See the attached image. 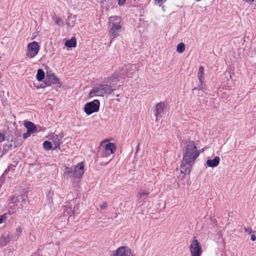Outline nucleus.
<instances>
[{
    "instance_id": "864d4df0",
    "label": "nucleus",
    "mask_w": 256,
    "mask_h": 256,
    "mask_svg": "<svg viewBox=\"0 0 256 256\" xmlns=\"http://www.w3.org/2000/svg\"><path fill=\"white\" fill-rule=\"evenodd\" d=\"M1 58V56H0V58Z\"/></svg>"
},
{
    "instance_id": "9b49d317",
    "label": "nucleus",
    "mask_w": 256,
    "mask_h": 256,
    "mask_svg": "<svg viewBox=\"0 0 256 256\" xmlns=\"http://www.w3.org/2000/svg\"><path fill=\"white\" fill-rule=\"evenodd\" d=\"M84 173V165L82 162H80L74 168L73 174L74 178H80Z\"/></svg>"
},
{
    "instance_id": "c756f323",
    "label": "nucleus",
    "mask_w": 256,
    "mask_h": 256,
    "mask_svg": "<svg viewBox=\"0 0 256 256\" xmlns=\"http://www.w3.org/2000/svg\"><path fill=\"white\" fill-rule=\"evenodd\" d=\"M72 16V14H70L68 16V18L66 20V21H67L66 22V24H68V26H73L74 25V23H72V24H70L68 22V21H70V18H71Z\"/></svg>"
},
{
    "instance_id": "8fccbe9b",
    "label": "nucleus",
    "mask_w": 256,
    "mask_h": 256,
    "mask_svg": "<svg viewBox=\"0 0 256 256\" xmlns=\"http://www.w3.org/2000/svg\"><path fill=\"white\" fill-rule=\"evenodd\" d=\"M7 174V170H4V174Z\"/></svg>"
},
{
    "instance_id": "f704fd0d",
    "label": "nucleus",
    "mask_w": 256,
    "mask_h": 256,
    "mask_svg": "<svg viewBox=\"0 0 256 256\" xmlns=\"http://www.w3.org/2000/svg\"><path fill=\"white\" fill-rule=\"evenodd\" d=\"M107 207V204L106 202H104L100 206V208L102 210H104Z\"/></svg>"
},
{
    "instance_id": "a878e982",
    "label": "nucleus",
    "mask_w": 256,
    "mask_h": 256,
    "mask_svg": "<svg viewBox=\"0 0 256 256\" xmlns=\"http://www.w3.org/2000/svg\"><path fill=\"white\" fill-rule=\"evenodd\" d=\"M185 50V45L184 43L182 42L179 44L176 48V50L179 53L183 52Z\"/></svg>"
},
{
    "instance_id": "aec40b11",
    "label": "nucleus",
    "mask_w": 256,
    "mask_h": 256,
    "mask_svg": "<svg viewBox=\"0 0 256 256\" xmlns=\"http://www.w3.org/2000/svg\"><path fill=\"white\" fill-rule=\"evenodd\" d=\"M52 141L54 144V150L60 149V145L62 144V140L60 138H58L57 136H53Z\"/></svg>"
},
{
    "instance_id": "f257e3e1",
    "label": "nucleus",
    "mask_w": 256,
    "mask_h": 256,
    "mask_svg": "<svg viewBox=\"0 0 256 256\" xmlns=\"http://www.w3.org/2000/svg\"><path fill=\"white\" fill-rule=\"evenodd\" d=\"M122 20L120 16H111L108 18V28L110 42L112 40L116 38L121 32L122 29Z\"/></svg>"
},
{
    "instance_id": "c03bdc74",
    "label": "nucleus",
    "mask_w": 256,
    "mask_h": 256,
    "mask_svg": "<svg viewBox=\"0 0 256 256\" xmlns=\"http://www.w3.org/2000/svg\"><path fill=\"white\" fill-rule=\"evenodd\" d=\"M246 2H249L250 4L252 3L254 0H244Z\"/></svg>"
},
{
    "instance_id": "cd10ccee",
    "label": "nucleus",
    "mask_w": 256,
    "mask_h": 256,
    "mask_svg": "<svg viewBox=\"0 0 256 256\" xmlns=\"http://www.w3.org/2000/svg\"><path fill=\"white\" fill-rule=\"evenodd\" d=\"M17 199H18L17 198L15 197L14 196H12L9 199L10 202V203H16L18 202H19V200H18Z\"/></svg>"
},
{
    "instance_id": "bb28decb",
    "label": "nucleus",
    "mask_w": 256,
    "mask_h": 256,
    "mask_svg": "<svg viewBox=\"0 0 256 256\" xmlns=\"http://www.w3.org/2000/svg\"><path fill=\"white\" fill-rule=\"evenodd\" d=\"M102 150L101 156L102 157H108L110 155V154H111L110 152L106 151L104 148L102 149Z\"/></svg>"
},
{
    "instance_id": "423d86ee",
    "label": "nucleus",
    "mask_w": 256,
    "mask_h": 256,
    "mask_svg": "<svg viewBox=\"0 0 256 256\" xmlns=\"http://www.w3.org/2000/svg\"><path fill=\"white\" fill-rule=\"evenodd\" d=\"M190 251L192 256H201L202 249L200 242L196 239L192 240L190 246Z\"/></svg>"
},
{
    "instance_id": "0eeeda50",
    "label": "nucleus",
    "mask_w": 256,
    "mask_h": 256,
    "mask_svg": "<svg viewBox=\"0 0 256 256\" xmlns=\"http://www.w3.org/2000/svg\"><path fill=\"white\" fill-rule=\"evenodd\" d=\"M40 48L38 43L35 41L30 42L28 45L26 56L30 58L34 57L38 52Z\"/></svg>"
},
{
    "instance_id": "c85d7f7f",
    "label": "nucleus",
    "mask_w": 256,
    "mask_h": 256,
    "mask_svg": "<svg viewBox=\"0 0 256 256\" xmlns=\"http://www.w3.org/2000/svg\"><path fill=\"white\" fill-rule=\"evenodd\" d=\"M55 22L57 25L60 26L63 24V20L60 18H56Z\"/></svg>"
},
{
    "instance_id": "9d476101",
    "label": "nucleus",
    "mask_w": 256,
    "mask_h": 256,
    "mask_svg": "<svg viewBox=\"0 0 256 256\" xmlns=\"http://www.w3.org/2000/svg\"><path fill=\"white\" fill-rule=\"evenodd\" d=\"M114 256H132L131 250L125 246H122L117 249Z\"/></svg>"
},
{
    "instance_id": "f03ea898",
    "label": "nucleus",
    "mask_w": 256,
    "mask_h": 256,
    "mask_svg": "<svg viewBox=\"0 0 256 256\" xmlns=\"http://www.w3.org/2000/svg\"><path fill=\"white\" fill-rule=\"evenodd\" d=\"M117 90L116 88H112L111 85L108 84H100L94 87L89 92L90 97L104 96V94H111L114 91Z\"/></svg>"
},
{
    "instance_id": "4be33fe9",
    "label": "nucleus",
    "mask_w": 256,
    "mask_h": 256,
    "mask_svg": "<svg viewBox=\"0 0 256 256\" xmlns=\"http://www.w3.org/2000/svg\"><path fill=\"white\" fill-rule=\"evenodd\" d=\"M149 192H148L141 190L138 192V197L139 199L142 200L143 201L146 198Z\"/></svg>"
},
{
    "instance_id": "a211bd4d",
    "label": "nucleus",
    "mask_w": 256,
    "mask_h": 256,
    "mask_svg": "<svg viewBox=\"0 0 256 256\" xmlns=\"http://www.w3.org/2000/svg\"><path fill=\"white\" fill-rule=\"evenodd\" d=\"M74 170L72 168L66 167V170L64 172V176L67 179L68 178H74V175L73 174Z\"/></svg>"
},
{
    "instance_id": "603ef678",
    "label": "nucleus",
    "mask_w": 256,
    "mask_h": 256,
    "mask_svg": "<svg viewBox=\"0 0 256 256\" xmlns=\"http://www.w3.org/2000/svg\"><path fill=\"white\" fill-rule=\"evenodd\" d=\"M24 201H25V200L23 198V199L22 200V202H24Z\"/></svg>"
},
{
    "instance_id": "a19ab883",
    "label": "nucleus",
    "mask_w": 256,
    "mask_h": 256,
    "mask_svg": "<svg viewBox=\"0 0 256 256\" xmlns=\"http://www.w3.org/2000/svg\"><path fill=\"white\" fill-rule=\"evenodd\" d=\"M256 237L255 235L254 234H252L251 236V240L252 241H254L256 240Z\"/></svg>"
},
{
    "instance_id": "37998d69",
    "label": "nucleus",
    "mask_w": 256,
    "mask_h": 256,
    "mask_svg": "<svg viewBox=\"0 0 256 256\" xmlns=\"http://www.w3.org/2000/svg\"><path fill=\"white\" fill-rule=\"evenodd\" d=\"M8 213L10 214H12L14 213V210L12 208L9 210Z\"/></svg>"
},
{
    "instance_id": "412c9836",
    "label": "nucleus",
    "mask_w": 256,
    "mask_h": 256,
    "mask_svg": "<svg viewBox=\"0 0 256 256\" xmlns=\"http://www.w3.org/2000/svg\"><path fill=\"white\" fill-rule=\"evenodd\" d=\"M203 74H204V72H198V78L199 80V82H200V86L198 85V90H204V84H203V83H204V78H203Z\"/></svg>"
},
{
    "instance_id": "6ab92c4d",
    "label": "nucleus",
    "mask_w": 256,
    "mask_h": 256,
    "mask_svg": "<svg viewBox=\"0 0 256 256\" xmlns=\"http://www.w3.org/2000/svg\"><path fill=\"white\" fill-rule=\"evenodd\" d=\"M65 46L69 48H74L76 46V40L75 38L72 37L70 40H66Z\"/></svg>"
},
{
    "instance_id": "c9c22d12",
    "label": "nucleus",
    "mask_w": 256,
    "mask_h": 256,
    "mask_svg": "<svg viewBox=\"0 0 256 256\" xmlns=\"http://www.w3.org/2000/svg\"><path fill=\"white\" fill-rule=\"evenodd\" d=\"M22 232V229L20 227H18L16 229V232L18 236H20Z\"/></svg>"
},
{
    "instance_id": "dca6fc26",
    "label": "nucleus",
    "mask_w": 256,
    "mask_h": 256,
    "mask_svg": "<svg viewBox=\"0 0 256 256\" xmlns=\"http://www.w3.org/2000/svg\"><path fill=\"white\" fill-rule=\"evenodd\" d=\"M24 126L26 128L27 130L29 131L32 134H34L36 130V126L31 122H25Z\"/></svg>"
},
{
    "instance_id": "f8f14e48",
    "label": "nucleus",
    "mask_w": 256,
    "mask_h": 256,
    "mask_svg": "<svg viewBox=\"0 0 256 256\" xmlns=\"http://www.w3.org/2000/svg\"><path fill=\"white\" fill-rule=\"evenodd\" d=\"M52 84H56L57 87H60L61 86L60 80L57 76H52V78H46L44 80L45 86L43 88L46 86H50Z\"/></svg>"
},
{
    "instance_id": "7ed1b4c3",
    "label": "nucleus",
    "mask_w": 256,
    "mask_h": 256,
    "mask_svg": "<svg viewBox=\"0 0 256 256\" xmlns=\"http://www.w3.org/2000/svg\"><path fill=\"white\" fill-rule=\"evenodd\" d=\"M199 154L200 152L198 150L194 142L190 141L186 146L183 160L187 162H194Z\"/></svg>"
},
{
    "instance_id": "de8ad7c7",
    "label": "nucleus",
    "mask_w": 256,
    "mask_h": 256,
    "mask_svg": "<svg viewBox=\"0 0 256 256\" xmlns=\"http://www.w3.org/2000/svg\"><path fill=\"white\" fill-rule=\"evenodd\" d=\"M12 166V165H11L10 166H8V171L10 170V167Z\"/></svg>"
},
{
    "instance_id": "ea45409f",
    "label": "nucleus",
    "mask_w": 256,
    "mask_h": 256,
    "mask_svg": "<svg viewBox=\"0 0 256 256\" xmlns=\"http://www.w3.org/2000/svg\"><path fill=\"white\" fill-rule=\"evenodd\" d=\"M198 72H204V68L202 66H200Z\"/></svg>"
},
{
    "instance_id": "6e6552de",
    "label": "nucleus",
    "mask_w": 256,
    "mask_h": 256,
    "mask_svg": "<svg viewBox=\"0 0 256 256\" xmlns=\"http://www.w3.org/2000/svg\"><path fill=\"white\" fill-rule=\"evenodd\" d=\"M165 106L164 102H159L156 104L154 109V114L156 117V120H158L159 118L162 116V114L164 112Z\"/></svg>"
},
{
    "instance_id": "7c9ffc66",
    "label": "nucleus",
    "mask_w": 256,
    "mask_h": 256,
    "mask_svg": "<svg viewBox=\"0 0 256 256\" xmlns=\"http://www.w3.org/2000/svg\"><path fill=\"white\" fill-rule=\"evenodd\" d=\"M52 76L53 77L56 76H54V74L52 73V71L50 70L49 72L48 71L46 74V78H52Z\"/></svg>"
},
{
    "instance_id": "a18cd8bd",
    "label": "nucleus",
    "mask_w": 256,
    "mask_h": 256,
    "mask_svg": "<svg viewBox=\"0 0 256 256\" xmlns=\"http://www.w3.org/2000/svg\"><path fill=\"white\" fill-rule=\"evenodd\" d=\"M139 146H140V144H138V145L137 146H136V154L137 153L138 151V150H139Z\"/></svg>"
},
{
    "instance_id": "4c0bfd02",
    "label": "nucleus",
    "mask_w": 256,
    "mask_h": 256,
    "mask_svg": "<svg viewBox=\"0 0 256 256\" xmlns=\"http://www.w3.org/2000/svg\"><path fill=\"white\" fill-rule=\"evenodd\" d=\"M55 136H57L58 138H60V140L64 137V134L63 133L61 132L60 134H55L54 135Z\"/></svg>"
},
{
    "instance_id": "f3484780",
    "label": "nucleus",
    "mask_w": 256,
    "mask_h": 256,
    "mask_svg": "<svg viewBox=\"0 0 256 256\" xmlns=\"http://www.w3.org/2000/svg\"><path fill=\"white\" fill-rule=\"evenodd\" d=\"M132 66L130 64H128L122 67L118 72V74L122 73L123 76L122 77V78H124L125 76H127L128 72L130 70Z\"/></svg>"
},
{
    "instance_id": "49530a36",
    "label": "nucleus",
    "mask_w": 256,
    "mask_h": 256,
    "mask_svg": "<svg viewBox=\"0 0 256 256\" xmlns=\"http://www.w3.org/2000/svg\"><path fill=\"white\" fill-rule=\"evenodd\" d=\"M74 214V210H71L70 213V216H73Z\"/></svg>"
},
{
    "instance_id": "b1692460",
    "label": "nucleus",
    "mask_w": 256,
    "mask_h": 256,
    "mask_svg": "<svg viewBox=\"0 0 256 256\" xmlns=\"http://www.w3.org/2000/svg\"><path fill=\"white\" fill-rule=\"evenodd\" d=\"M10 238L9 236H2L0 240V247L6 246L10 240Z\"/></svg>"
},
{
    "instance_id": "79ce46f5",
    "label": "nucleus",
    "mask_w": 256,
    "mask_h": 256,
    "mask_svg": "<svg viewBox=\"0 0 256 256\" xmlns=\"http://www.w3.org/2000/svg\"><path fill=\"white\" fill-rule=\"evenodd\" d=\"M156 1H157L158 3L162 4L163 2H164L166 0H155Z\"/></svg>"
},
{
    "instance_id": "3c124183",
    "label": "nucleus",
    "mask_w": 256,
    "mask_h": 256,
    "mask_svg": "<svg viewBox=\"0 0 256 256\" xmlns=\"http://www.w3.org/2000/svg\"><path fill=\"white\" fill-rule=\"evenodd\" d=\"M198 90V88H194L192 90L194 91V90Z\"/></svg>"
},
{
    "instance_id": "20e7f679",
    "label": "nucleus",
    "mask_w": 256,
    "mask_h": 256,
    "mask_svg": "<svg viewBox=\"0 0 256 256\" xmlns=\"http://www.w3.org/2000/svg\"><path fill=\"white\" fill-rule=\"evenodd\" d=\"M100 102L98 100H94L90 102H87L84 107V112L88 115L98 111Z\"/></svg>"
},
{
    "instance_id": "393cba45",
    "label": "nucleus",
    "mask_w": 256,
    "mask_h": 256,
    "mask_svg": "<svg viewBox=\"0 0 256 256\" xmlns=\"http://www.w3.org/2000/svg\"><path fill=\"white\" fill-rule=\"evenodd\" d=\"M43 147L46 150H51L52 148V142L49 141L44 142L43 143Z\"/></svg>"
},
{
    "instance_id": "2f4dec72",
    "label": "nucleus",
    "mask_w": 256,
    "mask_h": 256,
    "mask_svg": "<svg viewBox=\"0 0 256 256\" xmlns=\"http://www.w3.org/2000/svg\"><path fill=\"white\" fill-rule=\"evenodd\" d=\"M32 134L31 132H30L29 131L27 130L26 132V133H24L22 135V138H24V139H26L28 137L30 136Z\"/></svg>"
},
{
    "instance_id": "2eb2a0df",
    "label": "nucleus",
    "mask_w": 256,
    "mask_h": 256,
    "mask_svg": "<svg viewBox=\"0 0 256 256\" xmlns=\"http://www.w3.org/2000/svg\"><path fill=\"white\" fill-rule=\"evenodd\" d=\"M220 162V158L219 156H215L212 160L208 159L206 160V164L208 166L214 168L218 166Z\"/></svg>"
},
{
    "instance_id": "58836bf2",
    "label": "nucleus",
    "mask_w": 256,
    "mask_h": 256,
    "mask_svg": "<svg viewBox=\"0 0 256 256\" xmlns=\"http://www.w3.org/2000/svg\"><path fill=\"white\" fill-rule=\"evenodd\" d=\"M245 231L248 232V233H251L252 230V229L250 228H245Z\"/></svg>"
},
{
    "instance_id": "39448f33",
    "label": "nucleus",
    "mask_w": 256,
    "mask_h": 256,
    "mask_svg": "<svg viewBox=\"0 0 256 256\" xmlns=\"http://www.w3.org/2000/svg\"><path fill=\"white\" fill-rule=\"evenodd\" d=\"M122 74H118L117 72H114L111 76H109L107 78V82L108 85H111L112 88H116L117 90L119 89L121 85L119 84L117 86V83L119 82L122 78Z\"/></svg>"
},
{
    "instance_id": "e433bc0d",
    "label": "nucleus",
    "mask_w": 256,
    "mask_h": 256,
    "mask_svg": "<svg viewBox=\"0 0 256 256\" xmlns=\"http://www.w3.org/2000/svg\"><path fill=\"white\" fill-rule=\"evenodd\" d=\"M126 2V0H118V4L119 6H122Z\"/></svg>"
},
{
    "instance_id": "473e14b6",
    "label": "nucleus",
    "mask_w": 256,
    "mask_h": 256,
    "mask_svg": "<svg viewBox=\"0 0 256 256\" xmlns=\"http://www.w3.org/2000/svg\"><path fill=\"white\" fill-rule=\"evenodd\" d=\"M6 140V136L4 134L0 132V142H2Z\"/></svg>"
},
{
    "instance_id": "5701e85b",
    "label": "nucleus",
    "mask_w": 256,
    "mask_h": 256,
    "mask_svg": "<svg viewBox=\"0 0 256 256\" xmlns=\"http://www.w3.org/2000/svg\"><path fill=\"white\" fill-rule=\"evenodd\" d=\"M44 72L42 69H38L37 74L36 76V79L38 81L41 82L42 81L44 78Z\"/></svg>"
},
{
    "instance_id": "4468645a",
    "label": "nucleus",
    "mask_w": 256,
    "mask_h": 256,
    "mask_svg": "<svg viewBox=\"0 0 256 256\" xmlns=\"http://www.w3.org/2000/svg\"><path fill=\"white\" fill-rule=\"evenodd\" d=\"M6 141L7 142L3 144L1 156L6 154L9 150H12V140H10L9 139H6Z\"/></svg>"
},
{
    "instance_id": "09e8293b",
    "label": "nucleus",
    "mask_w": 256,
    "mask_h": 256,
    "mask_svg": "<svg viewBox=\"0 0 256 256\" xmlns=\"http://www.w3.org/2000/svg\"><path fill=\"white\" fill-rule=\"evenodd\" d=\"M120 94H116V97H120Z\"/></svg>"
},
{
    "instance_id": "72a5a7b5",
    "label": "nucleus",
    "mask_w": 256,
    "mask_h": 256,
    "mask_svg": "<svg viewBox=\"0 0 256 256\" xmlns=\"http://www.w3.org/2000/svg\"><path fill=\"white\" fill-rule=\"evenodd\" d=\"M6 214L0 216V224L2 223L4 221V220H6Z\"/></svg>"
},
{
    "instance_id": "ddd939ff",
    "label": "nucleus",
    "mask_w": 256,
    "mask_h": 256,
    "mask_svg": "<svg viewBox=\"0 0 256 256\" xmlns=\"http://www.w3.org/2000/svg\"><path fill=\"white\" fill-rule=\"evenodd\" d=\"M193 162H187L186 160H183L181 166V172L185 174H189L192 168V164H190Z\"/></svg>"
},
{
    "instance_id": "1a4fd4ad",
    "label": "nucleus",
    "mask_w": 256,
    "mask_h": 256,
    "mask_svg": "<svg viewBox=\"0 0 256 256\" xmlns=\"http://www.w3.org/2000/svg\"><path fill=\"white\" fill-rule=\"evenodd\" d=\"M102 148L105 150L106 151L109 152L111 154H112L115 152L116 146L114 143L102 142L100 145V149Z\"/></svg>"
}]
</instances>
